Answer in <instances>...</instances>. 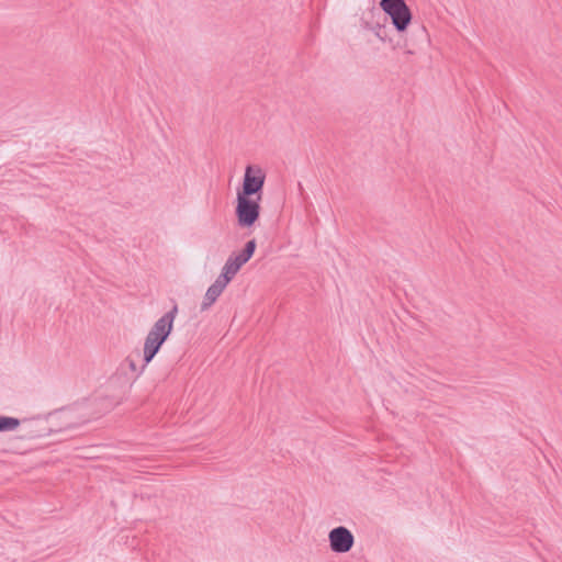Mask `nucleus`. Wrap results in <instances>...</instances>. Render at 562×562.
Returning <instances> with one entry per match:
<instances>
[{
	"mask_svg": "<svg viewBox=\"0 0 562 562\" xmlns=\"http://www.w3.org/2000/svg\"><path fill=\"white\" fill-rule=\"evenodd\" d=\"M380 7L390 16L397 32L404 33L407 31L413 15L404 0H381Z\"/></svg>",
	"mask_w": 562,
	"mask_h": 562,
	"instance_id": "nucleus-4",
	"label": "nucleus"
},
{
	"mask_svg": "<svg viewBox=\"0 0 562 562\" xmlns=\"http://www.w3.org/2000/svg\"><path fill=\"white\" fill-rule=\"evenodd\" d=\"M19 426V420L12 417H0V431L11 430Z\"/></svg>",
	"mask_w": 562,
	"mask_h": 562,
	"instance_id": "nucleus-7",
	"label": "nucleus"
},
{
	"mask_svg": "<svg viewBox=\"0 0 562 562\" xmlns=\"http://www.w3.org/2000/svg\"><path fill=\"white\" fill-rule=\"evenodd\" d=\"M229 282H227L226 280L218 276L216 280L206 289L200 303L201 311L204 312L210 310L211 306L223 294Z\"/></svg>",
	"mask_w": 562,
	"mask_h": 562,
	"instance_id": "nucleus-6",
	"label": "nucleus"
},
{
	"mask_svg": "<svg viewBox=\"0 0 562 562\" xmlns=\"http://www.w3.org/2000/svg\"><path fill=\"white\" fill-rule=\"evenodd\" d=\"M330 549L337 553L348 552L355 542L352 533L346 527L334 528L328 535Z\"/></svg>",
	"mask_w": 562,
	"mask_h": 562,
	"instance_id": "nucleus-5",
	"label": "nucleus"
},
{
	"mask_svg": "<svg viewBox=\"0 0 562 562\" xmlns=\"http://www.w3.org/2000/svg\"><path fill=\"white\" fill-rule=\"evenodd\" d=\"M256 247V240L250 239L240 251L231 254L224 262L218 276L231 283L243 266L252 258Z\"/></svg>",
	"mask_w": 562,
	"mask_h": 562,
	"instance_id": "nucleus-3",
	"label": "nucleus"
},
{
	"mask_svg": "<svg viewBox=\"0 0 562 562\" xmlns=\"http://www.w3.org/2000/svg\"><path fill=\"white\" fill-rule=\"evenodd\" d=\"M266 171L259 165L245 168L240 188L236 192L235 214L241 228L252 227L260 217Z\"/></svg>",
	"mask_w": 562,
	"mask_h": 562,
	"instance_id": "nucleus-1",
	"label": "nucleus"
},
{
	"mask_svg": "<svg viewBox=\"0 0 562 562\" xmlns=\"http://www.w3.org/2000/svg\"><path fill=\"white\" fill-rule=\"evenodd\" d=\"M178 314V306L175 305L168 313L160 316L146 334L140 350L142 366H138L134 357L128 356L125 362L132 373L142 374L147 366L154 360L160 351L162 345L173 330L175 319Z\"/></svg>",
	"mask_w": 562,
	"mask_h": 562,
	"instance_id": "nucleus-2",
	"label": "nucleus"
}]
</instances>
